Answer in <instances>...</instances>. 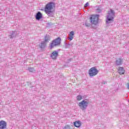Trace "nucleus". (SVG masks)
Wrapping results in <instances>:
<instances>
[{"label":"nucleus","instance_id":"f3484780","mask_svg":"<svg viewBox=\"0 0 129 129\" xmlns=\"http://www.w3.org/2000/svg\"><path fill=\"white\" fill-rule=\"evenodd\" d=\"M48 40H49V37L47 35L45 36V39H44L45 42H48Z\"/></svg>","mask_w":129,"mask_h":129},{"label":"nucleus","instance_id":"9b49d317","mask_svg":"<svg viewBox=\"0 0 129 129\" xmlns=\"http://www.w3.org/2000/svg\"><path fill=\"white\" fill-rule=\"evenodd\" d=\"M74 38V31H71L69 34V39L70 41H72Z\"/></svg>","mask_w":129,"mask_h":129},{"label":"nucleus","instance_id":"6e6552de","mask_svg":"<svg viewBox=\"0 0 129 129\" xmlns=\"http://www.w3.org/2000/svg\"><path fill=\"white\" fill-rule=\"evenodd\" d=\"M42 18H43V15H42V14L41 13V12H38L36 16H35V19L36 20H37L38 21L41 20V19H42Z\"/></svg>","mask_w":129,"mask_h":129},{"label":"nucleus","instance_id":"39448f33","mask_svg":"<svg viewBox=\"0 0 129 129\" xmlns=\"http://www.w3.org/2000/svg\"><path fill=\"white\" fill-rule=\"evenodd\" d=\"M98 74V71L96 69V67L91 68L89 70V75L91 77H93Z\"/></svg>","mask_w":129,"mask_h":129},{"label":"nucleus","instance_id":"a211bd4d","mask_svg":"<svg viewBox=\"0 0 129 129\" xmlns=\"http://www.w3.org/2000/svg\"><path fill=\"white\" fill-rule=\"evenodd\" d=\"M29 70L30 72H34V71H35V70H34V68H29Z\"/></svg>","mask_w":129,"mask_h":129},{"label":"nucleus","instance_id":"9d476101","mask_svg":"<svg viewBox=\"0 0 129 129\" xmlns=\"http://www.w3.org/2000/svg\"><path fill=\"white\" fill-rule=\"evenodd\" d=\"M118 72L119 74H120V75H121L122 74H124V72H125V71H124L123 68L120 67L118 68Z\"/></svg>","mask_w":129,"mask_h":129},{"label":"nucleus","instance_id":"4468645a","mask_svg":"<svg viewBox=\"0 0 129 129\" xmlns=\"http://www.w3.org/2000/svg\"><path fill=\"white\" fill-rule=\"evenodd\" d=\"M77 99L78 101H80V100H82V96L81 95L77 96Z\"/></svg>","mask_w":129,"mask_h":129},{"label":"nucleus","instance_id":"7ed1b4c3","mask_svg":"<svg viewBox=\"0 0 129 129\" xmlns=\"http://www.w3.org/2000/svg\"><path fill=\"white\" fill-rule=\"evenodd\" d=\"M108 16L107 17V19L106 22L107 24L111 22V21H113V16H114V11L113 10L110 9V11L108 12Z\"/></svg>","mask_w":129,"mask_h":129},{"label":"nucleus","instance_id":"423d86ee","mask_svg":"<svg viewBox=\"0 0 129 129\" xmlns=\"http://www.w3.org/2000/svg\"><path fill=\"white\" fill-rule=\"evenodd\" d=\"M88 105V103L85 100H83L79 103V106L82 108V109H85Z\"/></svg>","mask_w":129,"mask_h":129},{"label":"nucleus","instance_id":"f03ea898","mask_svg":"<svg viewBox=\"0 0 129 129\" xmlns=\"http://www.w3.org/2000/svg\"><path fill=\"white\" fill-rule=\"evenodd\" d=\"M99 20V15H92L90 17V22L91 24L93 25H97L98 24V21Z\"/></svg>","mask_w":129,"mask_h":129},{"label":"nucleus","instance_id":"f8f14e48","mask_svg":"<svg viewBox=\"0 0 129 129\" xmlns=\"http://www.w3.org/2000/svg\"><path fill=\"white\" fill-rule=\"evenodd\" d=\"M74 125L76 127H79L81 125V123L79 121H77L74 122Z\"/></svg>","mask_w":129,"mask_h":129},{"label":"nucleus","instance_id":"f257e3e1","mask_svg":"<svg viewBox=\"0 0 129 129\" xmlns=\"http://www.w3.org/2000/svg\"><path fill=\"white\" fill-rule=\"evenodd\" d=\"M54 9H55V4L54 3L49 2L45 5L44 12L47 16H50V15L53 14Z\"/></svg>","mask_w":129,"mask_h":129},{"label":"nucleus","instance_id":"dca6fc26","mask_svg":"<svg viewBox=\"0 0 129 129\" xmlns=\"http://www.w3.org/2000/svg\"><path fill=\"white\" fill-rule=\"evenodd\" d=\"M45 45H46V43H45V42L41 43V45H40V48H44Z\"/></svg>","mask_w":129,"mask_h":129},{"label":"nucleus","instance_id":"1a4fd4ad","mask_svg":"<svg viewBox=\"0 0 129 129\" xmlns=\"http://www.w3.org/2000/svg\"><path fill=\"white\" fill-rule=\"evenodd\" d=\"M57 57H58V52L56 51H53L51 55L52 59H57Z\"/></svg>","mask_w":129,"mask_h":129},{"label":"nucleus","instance_id":"20e7f679","mask_svg":"<svg viewBox=\"0 0 129 129\" xmlns=\"http://www.w3.org/2000/svg\"><path fill=\"white\" fill-rule=\"evenodd\" d=\"M60 44H61V38L60 37H58L52 41V42L50 44V49H52V48H54V47H55V46H58V45H60Z\"/></svg>","mask_w":129,"mask_h":129},{"label":"nucleus","instance_id":"aec40b11","mask_svg":"<svg viewBox=\"0 0 129 129\" xmlns=\"http://www.w3.org/2000/svg\"><path fill=\"white\" fill-rule=\"evenodd\" d=\"M88 5H89L88 3H87L85 5V6H84L85 8H86V7H88Z\"/></svg>","mask_w":129,"mask_h":129},{"label":"nucleus","instance_id":"0eeeda50","mask_svg":"<svg viewBox=\"0 0 129 129\" xmlns=\"http://www.w3.org/2000/svg\"><path fill=\"white\" fill-rule=\"evenodd\" d=\"M6 128H7V122L4 120L0 121V129Z\"/></svg>","mask_w":129,"mask_h":129},{"label":"nucleus","instance_id":"6ab92c4d","mask_svg":"<svg viewBox=\"0 0 129 129\" xmlns=\"http://www.w3.org/2000/svg\"><path fill=\"white\" fill-rule=\"evenodd\" d=\"M97 12L98 13H101V10H100L99 9H97Z\"/></svg>","mask_w":129,"mask_h":129},{"label":"nucleus","instance_id":"ddd939ff","mask_svg":"<svg viewBox=\"0 0 129 129\" xmlns=\"http://www.w3.org/2000/svg\"><path fill=\"white\" fill-rule=\"evenodd\" d=\"M121 62H122L121 59L119 58L116 61V65H121Z\"/></svg>","mask_w":129,"mask_h":129},{"label":"nucleus","instance_id":"2eb2a0df","mask_svg":"<svg viewBox=\"0 0 129 129\" xmlns=\"http://www.w3.org/2000/svg\"><path fill=\"white\" fill-rule=\"evenodd\" d=\"M63 129H71V127H70V125H66Z\"/></svg>","mask_w":129,"mask_h":129}]
</instances>
